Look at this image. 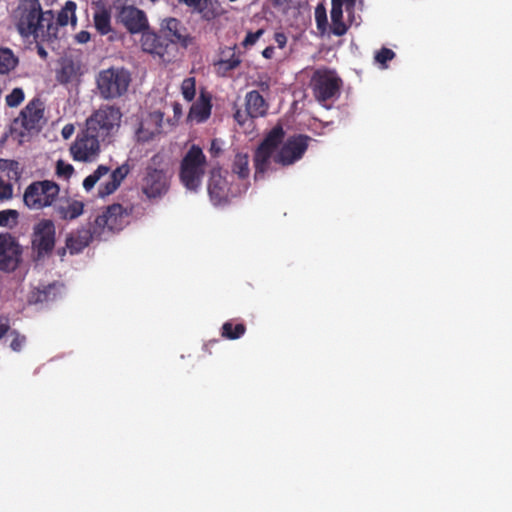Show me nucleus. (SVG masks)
Instances as JSON below:
<instances>
[{"label":"nucleus","instance_id":"c756f323","mask_svg":"<svg viewBox=\"0 0 512 512\" xmlns=\"http://www.w3.org/2000/svg\"><path fill=\"white\" fill-rule=\"evenodd\" d=\"M246 332L244 323H234L233 320L227 321L222 325L221 336L229 339L236 340L242 337Z\"/></svg>","mask_w":512,"mask_h":512},{"label":"nucleus","instance_id":"4468645a","mask_svg":"<svg viewBox=\"0 0 512 512\" xmlns=\"http://www.w3.org/2000/svg\"><path fill=\"white\" fill-rule=\"evenodd\" d=\"M161 33L165 41L170 44V49L173 45L186 49L193 43V37L188 33L187 28L176 18L164 19L161 24Z\"/></svg>","mask_w":512,"mask_h":512},{"label":"nucleus","instance_id":"37998d69","mask_svg":"<svg viewBox=\"0 0 512 512\" xmlns=\"http://www.w3.org/2000/svg\"><path fill=\"white\" fill-rule=\"evenodd\" d=\"M263 33V29H259L256 32H248L242 42V45L246 48L249 46H253L257 42V40L262 36Z\"/></svg>","mask_w":512,"mask_h":512},{"label":"nucleus","instance_id":"603ef678","mask_svg":"<svg viewBox=\"0 0 512 512\" xmlns=\"http://www.w3.org/2000/svg\"><path fill=\"white\" fill-rule=\"evenodd\" d=\"M262 55L266 59H271L273 57V55H274V47H272V46L266 47L263 50Z\"/></svg>","mask_w":512,"mask_h":512},{"label":"nucleus","instance_id":"9d476101","mask_svg":"<svg viewBox=\"0 0 512 512\" xmlns=\"http://www.w3.org/2000/svg\"><path fill=\"white\" fill-rule=\"evenodd\" d=\"M128 215L129 212L121 204L115 203L106 207L91 223L94 233L97 237H101L105 230L112 232L121 230Z\"/></svg>","mask_w":512,"mask_h":512},{"label":"nucleus","instance_id":"4d7b16f0","mask_svg":"<svg viewBox=\"0 0 512 512\" xmlns=\"http://www.w3.org/2000/svg\"><path fill=\"white\" fill-rule=\"evenodd\" d=\"M65 253H66L65 248H62V249L58 250V254H59L60 256H64V255H65Z\"/></svg>","mask_w":512,"mask_h":512},{"label":"nucleus","instance_id":"3c124183","mask_svg":"<svg viewBox=\"0 0 512 512\" xmlns=\"http://www.w3.org/2000/svg\"><path fill=\"white\" fill-rule=\"evenodd\" d=\"M340 3L345 4L346 10L351 12L355 7L356 0H340Z\"/></svg>","mask_w":512,"mask_h":512},{"label":"nucleus","instance_id":"72a5a7b5","mask_svg":"<svg viewBox=\"0 0 512 512\" xmlns=\"http://www.w3.org/2000/svg\"><path fill=\"white\" fill-rule=\"evenodd\" d=\"M183 98L190 102L194 99L196 93V81L194 77L185 78L181 84Z\"/></svg>","mask_w":512,"mask_h":512},{"label":"nucleus","instance_id":"c9c22d12","mask_svg":"<svg viewBox=\"0 0 512 512\" xmlns=\"http://www.w3.org/2000/svg\"><path fill=\"white\" fill-rule=\"evenodd\" d=\"M19 214L16 210L7 209L0 211V227L12 228L17 224Z\"/></svg>","mask_w":512,"mask_h":512},{"label":"nucleus","instance_id":"ea45409f","mask_svg":"<svg viewBox=\"0 0 512 512\" xmlns=\"http://www.w3.org/2000/svg\"><path fill=\"white\" fill-rule=\"evenodd\" d=\"M13 196V186L9 180L0 177V201H6Z\"/></svg>","mask_w":512,"mask_h":512},{"label":"nucleus","instance_id":"09e8293b","mask_svg":"<svg viewBox=\"0 0 512 512\" xmlns=\"http://www.w3.org/2000/svg\"><path fill=\"white\" fill-rule=\"evenodd\" d=\"M74 133V126L72 124H67L62 129V136L64 139L70 138Z\"/></svg>","mask_w":512,"mask_h":512},{"label":"nucleus","instance_id":"f257e3e1","mask_svg":"<svg viewBox=\"0 0 512 512\" xmlns=\"http://www.w3.org/2000/svg\"><path fill=\"white\" fill-rule=\"evenodd\" d=\"M284 138L285 131L281 124L275 125L265 135L254 153L255 179L264 177L272 158L281 166H290L301 160L313 140L304 134L289 136L285 141Z\"/></svg>","mask_w":512,"mask_h":512},{"label":"nucleus","instance_id":"c03bdc74","mask_svg":"<svg viewBox=\"0 0 512 512\" xmlns=\"http://www.w3.org/2000/svg\"><path fill=\"white\" fill-rule=\"evenodd\" d=\"M235 121L240 125L244 126L249 120H252L250 114H248L247 108L242 111L241 109H237L233 115Z\"/></svg>","mask_w":512,"mask_h":512},{"label":"nucleus","instance_id":"cd10ccee","mask_svg":"<svg viewBox=\"0 0 512 512\" xmlns=\"http://www.w3.org/2000/svg\"><path fill=\"white\" fill-rule=\"evenodd\" d=\"M94 26L98 33L107 35L111 30V13L104 7L97 9L93 16Z\"/></svg>","mask_w":512,"mask_h":512},{"label":"nucleus","instance_id":"a878e982","mask_svg":"<svg viewBox=\"0 0 512 512\" xmlns=\"http://www.w3.org/2000/svg\"><path fill=\"white\" fill-rule=\"evenodd\" d=\"M84 203L78 200H67L56 207L58 216L63 220H74L83 214Z\"/></svg>","mask_w":512,"mask_h":512},{"label":"nucleus","instance_id":"473e14b6","mask_svg":"<svg viewBox=\"0 0 512 512\" xmlns=\"http://www.w3.org/2000/svg\"><path fill=\"white\" fill-rule=\"evenodd\" d=\"M109 170V167L105 165H99L92 174H90L84 179L83 187L85 188V190H91L95 186V184L101 179V177H103L109 172Z\"/></svg>","mask_w":512,"mask_h":512},{"label":"nucleus","instance_id":"8fccbe9b","mask_svg":"<svg viewBox=\"0 0 512 512\" xmlns=\"http://www.w3.org/2000/svg\"><path fill=\"white\" fill-rule=\"evenodd\" d=\"M76 40L78 43H86L90 40V34L87 31H81L76 34Z\"/></svg>","mask_w":512,"mask_h":512},{"label":"nucleus","instance_id":"f3484780","mask_svg":"<svg viewBox=\"0 0 512 512\" xmlns=\"http://www.w3.org/2000/svg\"><path fill=\"white\" fill-rule=\"evenodd\" d=\"M241 54L237 51L236 45L226 46L220 49L219 58L214 62L217 75L226 77L229 73L240 66Z\"/></svg>","mask_w":512,"mask_h":512},{"label":"nucleus","instance_id":"9b49d317","mask_svg":"<svg viewBox=\"0 0 512 512\" xmlns=\"http://www.w3.org/2000/svg\"><path fill=\"white\" fill-rule=\"evenodd\" d=\"M104 141L94 132H89V127L86 126L70 148L73 159L83 162L94 160L100 152V142Z\"/></svg>","mask_w":512,"mask_h":512},{"label":"nucleus","instance_id":"58836bf2","mask_svg":"<svg viewBox=\"0 0 512 512\" xmlns=\"http://www.w3.org/2000/svg\"><path fill=\"white\" fill-rule=\"evenodd\" d=\"M395 57L393 50L383 47L375 54V61L383 67H387V62Z\"/></svg>","mask_w":512,"mask_h":512},{"label":"nucleus","instance_id":"f8f14e48","mask_svg":"<svg viewBox=\"0 0 512 512\" xmlns=\"http://www.w3.org/2000/svg\"><path fill=\"white\" fill-rule=\"evenodd\" d=\"M224 174L227 172H223L221 168H214L210 172L208 194L215 206L225 205L231 197L236 196Z\"/></svg>","mask_w":512,"mask_h":512},{"label":"nucleus","instance_id":"5fc2aeb1","mask_svg":"<svg viewBox=\"0 0 512 512\" xmlns=\"http://www.w3.org/2000/svg\"><path fill=\"white\" fill-rule=\"evenodd\" d=\"M37 53L42 59H46L47 52L42 46H37Z\"/></svg>","mask_w":512,"mask_h":512},{"label":"nucleus","instance_id":"4c0bfd02","mask_svg":"<svg viewBox=\"0 0 512 512\" xmlns=\"http://www.w3.org/2000/svg\"><path fill=\"white\" fill-rule=\"evenodd\" d=\"M9 336L12 337L10 348L15 352H20L26 343V336L20 334L17 330H11Z\"/></svg>","mask_w":512,"mask_h":512},{"label":"nucleus","instance_id":"e433bc0d","mask_svg":"<svg viewBox=\"0 0 512 512\" xmlns=\"http://www.w3.org/2000/svg\"><path fill=\"white\" fill-rule=\"evenodd\" d=\"M25 98L24 91L21 88H14L10 94L5 98L6 104L9 107L19 106Z\"/></svg>","mask_w":512,"mask_h":512},{"label":"nucleus","instance_id":"864d4df0","mask_svg":"<svg viewBox=\"0 0 512 512\" xmlns=\"http://www.w3.org/2000/svg\"><path fill=\"white\" fill-rule=\"evenodd\" d=\"M292 0H270L273 7L279 8L288 5Z\"/></svg>","mask_w":512,"mask_h":512},{"label":"nucleus","instance_id":"20e7f679","mask_svg":"<svg viewBox=\"0 0 512 512\" xmlns=\"http://www.w3.org/2000/svg\"><path fill=\"white\" fill-rule=\"evenodd\" d=\"M206 156L197 145H192L184 155L180 164L179 178L181 183L191 191H197L205 174Z\"/></svg>","mask_w":512,"mask_h":512},{"label":"nucleus","instance_id":"1a4fd4ad","mask_svg":"<svg viewBox=\"0 0 512 512\" xmlns=\"http://www.w3.org/2000/svg\"><path fill=\"white\" fill-rule=\"evenodd\" d=\"M55 234V225L51 220L43 219L34 226L31 240L34 260H42L52 253Z\"/></svg>","mask_w":512,"mask_h":512},{"label":"nucleus","instance_id":"6ab92c4d","mask_svg":"<svg viewBox=\"0 0 512 512\" xmlns=\"http://www.w3.org/2000/svg\"><path fill=\"white\" fill-rule=\"evenodd\" d=\"M62 288L63 285L58 281L34 287L29 292L27 301L33 305L52 303L61 297Z\"/></svg>","mask_w":512,"mask_h":512},{"label":"nucleus","instance_id":"aec40b11","mask_svg":"<svg viewBox=\"0 0 512 512\" xmlns=\"http://www.w3.org/2000/svg\"><path fill=\"white\" fill-rule=\"evenodd\" d=\"M163 122V113L154 111L141 121L137 130V138L139 141L148 142L156 135L161 133Z\"/></svg>","mask_w":512,"mask_h":512},{"label":"nucleus","instance_id":"4be33fe9","mask_svg":"<svg viewBox=\"0 0 512 512\" xmlns=\"http://www.w3.org/2000/svg\"><path fill=\"white\" fill-rule=\"evenodd\" d=\"M130 172V167L127 163L122 164L113 170L109 176V180L100 184L98 193L101 197L108 196L114 193L122 181L126 178V176Z\"/></svg>","mask_w":512,"mask_h":512},{"label":"nucleus","instance_id":"dca6fc26","mask_svg":"<svg viewBox=\"0 0 512 512\" xmlns=\"http://www.w3.org/2000/svg\"><path fill=\"white\" fill-rule=\"evenodd\" d=\"M118 20L131 34L141 33L148 28L146 14L135 6H123Z\"/></svg>","mask_w":512,"mask_h":512},{"label":"nucleus","instance_id":"bb28decb","mask_svg":"<svg viewBox=\"0 0 512 512\" xmlns=\"http://www.w3.org/2000/svg\"><path fill=\"white\" fill-rule=\"evenodd\" d=\"M331 5V32L336 36H342L348 29L343 21V4L340 3V0H332Z\"/></svg>","mask_w":512,"mask_h":512},{"label":"nucleus","instance_id":"a211bd4d","mask_svg":"<svg viewBox=\"0 0 512 512\" xmlns=\"http://www.w3.org/2000/svg\"><path fill=\"white\" fill-rule=\"evenodd\" d=\"M141 36V47L143 51L158 55L164 61H170V44L165 41L164 36L144 30Z\"/></svg>","mask_w":512,"mask_h":512},{"label":"nucleus","instance_id":"f704fd0d","mask_svg":"<svg viewBox=\"0 0 512 512\" xmlns=\"http://www.w3.org/2000/svg\"><path fill=\"white\" fill-rule=\"evenodd\" d=\"M315 21L317 29L321 34H324L327 30L328 21L326 8L323 4H318L315 8Z\"/></svg>","mask_w":512,"mask_h":512},{"label":"nucleus","instance_id":"6e6552de","mask_svg":"<svg viewBox=\"0 0 512 512\" xmlns=\"http://www.w3.org/2000/svg\"><path fill=\"white\" fill-rule=\"evenodd\" d=\"M59 194V186L49 180L35 181L24 192L23 201L30 209H42L51 206Z\"/></svg>","mask_w":512,"mask_h":512},{"label":"nucleus","instance_id":"b1692460","mask_svg":"<svg viewBox=\"0 0 512 512\" xmlns=\"http://www.w3.org/2000/svg\"><path fill=\"white\" fill-rule=\"evenodd\" d=\"M211 109V96L208 93L201 92L199 99L190 108L189 117L199 123L204 122L210 117Z\"/></svg>","mask_w":512,"mask_h":512},{"label":"nucleus","instance_id":"79ce46f5","mask_svg":"<svg viewBox=\"0 0 512 512\" xmlns=\"http://www.w3.org/2000/svg\"><path fill=\"white\" fill-rule=\"evenodd\" d=\"M74 171V168L70 164H66L63 161L59 160L56 166V172L58 176H63L65 178H69Z\"/></svg>","mask_w":512,"mask_h":512},{"label":"nucleus","instance_id":"c85d7f7f","mask_svg":"<svg viewBox=\"0 0 512 512\" xmlns=\"http://www.w3.org/2000/svg\"><path fill=\"white\" fill-rule=\"evenodd\" d=\"M18 63V57L10 48H0V74H8L17 67Z\"/></svg>","mask_w":512,"mask_h":512},{"label":"nucleus","instance_id":"de8ad7c7","mask_svg":"<svg viewBox=\"0 0 512 512\" xmlns=\"http://www.w3.org/2000/svg\"><path fill=\"white\" fill-rule=\"evenodd\" d=\"M274 40L277 43L279 48H284L287 43V37L283 32H276L274 34Z\"/></svg>","mask_w":512,"mask_h":512},{"label":"nucleus","instance_id":"7ed1b4c3","mask_svg":"<svg viewBox=\"0 0 512 512\" xmlns=\"http://www.w3.org/2000/svg\"><path fill=\"white\" fill-rule=\"evenodd\" d=\"M14 18L23 36H38L39 33H44L45 26H50V19L44 17L39 0H20Z\"/></svg>","mask_w":512,"mask_h":512},{"label":"nucleus","instance_id":"7c9ffc66","mask_svg":"<svg viewBox=\"0 0 512 512\" xmlns=\"http://www.w3.org/2000/svg\"><path fill=\"white\" fill-rule=\"evenodd\" d=\"M232 171L241 179H245L249 176V156L247 153H237L235 155L232 164Z\"/></svg>","mask_w":512,"mask_h":512},{"label":"nucleus","instance_id":"39448f33","mask_svg":"<svg viewBox=\"0 0 512 512\" xmlns=\"http://www.w3.org/2000/svg\"><path fill=\"white\" fill-rule=\"evenodd\" d=\"M131 83L130 72L123 67H110L101 70L96 78L100 96L105 100L123 96Z\"/></svg>","mask_w":512,"mask_h":512},{"label":"nucleus","instance_id":"ddd939ff","mask_svg":"<svg viewBox=\"0 0 512 512\" xmlns=\"http://www.w3.org/2000/svg\"><path fill=\"white\" fill-rule=\"evenodd\" d=\"M22 256V247L10 234H0V270L15 271Z\"/></svg>","mask_w":512,"mask_h":512},{"label":"nucleus","instance_id":"5701e85b","mask_svg":"<svg viewBox=\"0 0 512 512\" xmlns=\"http://www.w3.org/2000/svg\"><path fill=\"white\" fill-rule=\"evenodd\" d=\"M245 106L251 118H260L267 115L269 104L257 90H252L245 95Z\"/></svg>","mask_w":512,"mask_h":512},{"label":"nucleus","instance_id":"412c9836","mask_svg":"<svg viewBox=\"0 0 512 512\" xmlns=\"http://www.w3.org/2000/svg\"><path fill=\"white\" fill-rule=\"evenodd\" d=\"M94 238L98 237L94 233L93 225L90 223L89 229H79L67 237L66 248L69 249L71 254L80 253Z\"/></svg>","mask_w":512,"mask_h":512},{"label":"nucleus","instance_id":"f03ea898","mask_svg":"<svg viewBox=\"0 0 512 512\" xmlns=\"http://www.w3.org/2000/svg\"><path fill=\"white\" fill-rule=\"evenodd\" d=\"M171 173L161 154L153 155L140 179V191L150 201L163 198L170 189Z\"/></svg>","mask_w":512,"mask_h":512},{"label":"nucleus","instance_id":"a19ab883","mask_svg":"<svg viewBox=\"0 0 512 512\" xmlns=\"http://www.w3.org/2000/svg\"><path fill=\"white\" fill-rule=\"evenodd\" d=\"M19 164L15 160L0 159V170L8 171V176L13 173L14 176L18 175Z\"/></svg>","mask_w":512,"mask_h":512},{"label":"nucleus","instance_id":"393cba45","mask_svg":"<svg viewBox=\"0 0 512 512\" xmlns=\"http://www.w3.org/2000/svg\"><path fill=\"white\" fill-rule=\"evenodd\" d=\"M180 3L192 7L194 10L202 14V16L211 20L218 16L217 1L214 0H178Z\"/></svg>","mask_w":512,"mask_h":512},{"label":"nucleus","instance_id":"2eb2a0df","mask_svg":"<svg viewBox=\"0 0 512 512\" xmlns=\"http://www.w3.org/2000/svg\"><path fill=\"white\" fill-rule=\"evenodd\" d=\"M44 117V107L40 99H32L21 111L14 125H20L28 133L38 132L41 128V120Z\"/></svg>","mask_w":512,"mask_h":512},{"label":"nucleus","instance_id":"0eeeda50","mask_svg":"<svg viewBox=\"0 0 512 512\" xmlns=\"http://www.w3.org/2000/svg\"><path fill=\"white\" fill-rule=\"evenodd\" d=\"M341 86L342 79L334 70L328 68L316 69L310 80L313 95L319 102H325L338 95Z\"/></svg>","mask_w":512,"mask_h":512},{"label":"nucleus","instance_id":"a18cd8bd","mask_svg":"<svg viewBox=\"0 0 512 512\" xmlns=\"http://www.w3.org/2000/svg\"><path fill=\"white\" fill-rule=\"evenodd\" d=\"M261 92L270 90V78L267 75L259 76L258 80L253 83Z\"/></svg>","mask_w":512,"mask_h":512},{"label":"nucleus","instance_id":"49530a36","mask_svg":"<svg viewBox=\"0 0 512 512\" xmlns=\"http://www.w3.org/2000/svg\"><path fill=\"white\" fill-rule=\"evenodd\" d=\"M10 331L9 320L7 318H0V340Z\"/></svg>","mask_w":512,"mask_h":512},{"label":"nucleus","instance_id":"423d86ee","mask_svg":"<svg viewBox=\"0 0 512 512\" xmlns=\"http://www.w3.org/2000/svg\"><path fill=\"white\" fill-rule=\"evenodd\" d=\"M122 113L114 105H101L86 120L89 132H94L98 137L106 140L120 126Z\"/></svg>","mask_w":512,"mask_h":512},{"label":"nucleus","instance_id":"6e6d98bb","mask_svg":"<svg viewBox=\"0 0 512 512\" xmlns=\"http://www.w3.org/2000/svg\"><path fill=\"white\" fill-rule=\"evenodd\" d=\"M219 152H220V148L216 146V141H215V140H213V141H212V144H211V153H212L214 156H217Z\"/></svg>","mask_w":512,"mask_h":512},{"label":"nucleus","instance_id":"2f4dec72","mask_svg":"<svg viewBox=\"0 0 512 512\" xmlns=\"http://www.w3.org/2000/svg\"><path fill=\"white\" fill-rule=\"evenodd\" d=\"M76 3L73 1H67L65 6L61 9L57 16V23L60 26H66L69 22L73 25L76 24Z\"/></svg>","mask_w":512,"mask_h":512}]
</instances>
